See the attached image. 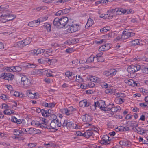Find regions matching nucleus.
<instances>
[{"label": "nucleus", "mask_w": 148, "mask_h": 148, "mask_svg": "<svg viewBox=\"0 0 148 148\" xmlns=\"http://www.w3.org/2000/svg\"><path fill=\"white\" fill-rule=\"evenodd\" d=\"M22 134L21 132V131H18L17 130H16L14 132V135H19L20 134Z\"/></svg>", "instance_id": "obj_63"}, {"label": "nucleus", "mask_w": 148, "mask_h": 148, "mask_svg": "<svg viewBox=\"0 0 148 148\" xmlns=\"http://www.w3.org/2000/svg\"><path fill=\"white\" fill-rule=\"evenodd\" d=\"M138 126V124L135 121H132L130 125V126L132 128L137 127Z\"/></svg>", "instance_id": "obj_29"}, {"label": "nucleus", "mask_w": 148, "mask_h": 148, "mask_svg": "<svg viewBox=\"0 0 148 148\" xmlns=\"http://www.w3.org/2000/svg\"><path fill=\"white\" fill-rule=\"evenodd\" d=\"M114 105L113 104H112V105L110 104L107 106V107L106 108V110H109L113 112H115L119 111L120 110V107L119 106H112Z\"/></svg>", "instance_id": "obj_11"}, {"label": "nucleus", "mask_w": 148, "mask_h": 148, "mask_svg": "<svg viewBox=\"0 0 148 148\" xmlns=\"http://www.w3.org/2000/svg\"><path fill=\"white\" fill-rule=\"evenodd\" d=\"M90 79L91 81L95 82L97 81V78L95 76H91L90 77Z\"/></svg>", "instance_id": "obj_45"}, {"label": "nucleus", "mask_w": 148, "mask_h": 148, "mask_svg": "<svg viewBox=\"0 0 148 148\" xmlns=\"http://www.w3.org/2000/svg\"><path fill=\"white\" fill-rule=\"evenodd\" d=\"M141 40L138 39H137L132 40L131 42L132 46H135L140 44Z\"/></svg>", "instance_id": "obj_20"}, {"label": "nucleus", "mask_w": 148, "mask_h": 148, "mask_svg": "<svg viewBox=\"0 0 148 148\" xmlns=\"http://www.w3.org/2000/svg\"><path fill=\"white\" fill-rule=\"evenodd\" d=\"M63 15L62 10H60L58 11L56 13V15L57 16H60Z\"/></svg>", "instance_id": "obj_60"}, {"label": "nucleus", "mask_w": 148, "mask_h": 148, "mask_svg": "<svg viewBox=\"0 0 148 148\" xmlns=\"http://www.w3.org/2000/svg\"><path fill=\"white\" fill-rule=\"evenodd\" d=\"M94 21L93 20L91 19L90 18H89L88 19L87 22L85 26V28H88L90 26H91L93 24Z\"/></svg>", "instance_id": "obj_19"}, {"label": "nucleus", "mask_w": 148, "mask_h": 148, "mask_svg": "<svg viewBox=\"0 0 148 148\" xmlns=\"http://www.w3.org/2000/svg\"><path fill=\"white\" fill-rule=\"evenodd\" d=\"M32 39L30 38H27L26 39L23 40L25 46L29 44L31 41Z\"/></svg>", "instance_id": "obj_26"}, {"label": "nucleus", "mask_w": 148, "mask_h": 148, "mask_svg": "<svg viewBox=\"0 0 148 148\" xmlns=\"http://www.w3.org/2000/svg\"><path fill=\"white\" fill-rule=\"evenodd\" d=\"M94 60L95 61V56H91L87 59L86 62L87 63H90L93 62Z\"/></svg>", "instance_id": "obj_23"}, {"label": "nucleus", "mask_w": 148, "mask_h": 148, "mask_svg": "<svg viewBox=\"0 0 148 148\" xmlns=\"http://www.w3.org/2000/svg\"><path fill=\"white\" fill-rule=\"evenodd\" d=\"M129 142L128 141L126 140H121L119 142V144L122 145L127 146L129 145Z\"/></svg>", "instance_id": "obj_22"}, {"label": "nucleus", "mask_w": 148, "mask_h": 148, "mask_svg": "<svg viewBox=\"0 0 148 148\" xmlns=\"http://www.w3.org/2000/svg\"><path fill=\"white\" fill-rule=\"evenodd\" d=\"M21 81L22 84L25 88L29 87L31 85L30 80L25 75H23L21 79Z\"/></svg>", "instance_id": "obj_6"}, {"label": "nucleus", "mask_w": 148, "mask_h": 148, "mask_svg": "<svg viewBox=\"0 0 148 148\" xmlns=\"http://www.w3.org/2000/svg\"><path fill=\"white\" fill-rule=\"evenodd\" d=\"M44 58H42L40 59H38V62L41 64H42L44 62V61H45L46 62H47V61L45 60Z\"/></svg>", "instance_id": "obj_44"}, {"label": "nucleus", "mask_w": 148, "mask_h": 148, "mask_svg": "<svg viewBox=\"0 0 148 148\" xmlns=\"http://www.w3.org/2000/svg\"><path fill=\"white\" fill-rule=\"evenodd\" d=\"M90 105V103L87 102L86 100H82L79 103V105L81 107H88Z\"/></svg>", "instance_id": "obj_14"}, {"label": "nucleus", "mask_w": 148, "mask_h": 148, "mask_svg": "<svg viewBox=\"0 0 148 148\" xmlns=\"http://www.w3.org/2000/svg\"><path fill=\"white\" fill-rule=\"evenodd\" d=\"M40 124V122L37 121H32L31 123V125L37 127H39Z\"/></svg>", "instance_id": "obj_32"}, {"label": "nucleus", "mask_w": 148, "mask_h": 148, "mask_svg": "<svg viewBox=\"0 0 148 148\" xmlns=\"http://www.w3.org/2000/svg\"><path fill=\"white\" fill-rule=\"evenodd\" d=\"M125 82L127 83L129 85L132 86L133 87L138 86V84L132 79L126 80H125Z\"/></svg>", "instance_id": "obj_15"}, {"label": "nucleus", "mask_w": 148, "mask_h": 148, "mask_svg": "<svg viewBox=\"0 0 148 148\" xmlns=\"http://www.w3.org/2000/svg\"><path fill=\"white\" fill-rule=\"evenodd\" d=\"M68 26L70 27L67 29V32H74L77 31L80 29L79 25L77 24H68Z\"/></svg>", "instance_id": "obj_7"}, {"label": "nucleus", "mask_w": 148, "mask_h": 148, "mask_svg": "<svg viewBox=\"0 0 148 148\" xmlns=\"http://www.w3.org/2000/svg\"><path fill=\"white\" fill-rule=\"evenodd\" d=\"M36 145V144L35 143H30L29 144L28 146L29 147L32 148L35 147Z\"/></svg>", "instance_id": "obj_54"}, {"label": "nucleus", "mask_w": 148, "mask_h": 148, "mask_svg": "<svg viewBox=\"0 0 148 148\" xmlns=\"http://www.w3.org/2000/svg\"><path fill=\"white\" fill-rule=\"evenodd\" d=\"M72 63L73 64H77L79 63V60H73L72 61Z\"/></svg>", "instance_id": "obj_64"}, {"label": "nucleus", "mask_w": 148, "mask_h": 148, "mask_svg": "<svg viewBox=\"0 0 148 148\" xmlns=\"http://www.w3.org/2000/svg\"><path fill=\"white\" fill-rule=\"evenodd\" d=\"M41 113L42 115L44 116L47 117L48 115L47 114V111L43 109H41Z\"/></svg>", "instance_id": "obj_38"}, {"label": "nucleus", "mask_w": 148, "mask_h": 148, "mask_svg": "<svg viewBox=\"0 0 148 148\" xmlns=\"http://www.w3.org/2000/svg\"><path fill=\"white\" fill-rule=\"evenodd\" d=\"M7 5H3L0 6V11H3L6 9L7 7Z\"/></svg>", "instance_id": "obj_50"}, {"label": "nucleus", "mask_w": 148, "mask_h": 148, "mask_svg": "<svg viewBox=\"0 0 148 148\" xmlns=\"http://www.w3.org/2000/svg\"><path fill=\"white\" fill-rule=\"evenodd\" d=\"M117 10L118 12H120V13L119 12L118 13L119 14H121L122 13L123 14H129L130 13H131L132 11H131L130 10L128 11V10H126L125 9H123L121 8H117Z\"/></svg>", "instance_id": "obj_16"}, {"label": "nucleus", "mask_w": 148, "mask_h": 148, "mask_svg": "<svg viewBox=\"0 0 148 148\" xmlns=\"http://www.w3.org/2000/svg\"><path fill=\"white\" fill-rule=\"evenodd\" d=\"M48 64L50 65H52L54 63L56 62H57V60L56 59H49L48 60L47 62Z\"/></svg>", "instance_id": "obj_27"}, {"label": "nucleus", "mask_w": 148, "mask_h": 148, "mask_svg": "<svg viewBox=\"0 0 148 148\" xmlns=\"http://www.w3.org/2000/svg\"><path fill=\"white\" fill-rule=\"evenodd\" d=\"M104 104H105L104 101H103L101 100L99 101H97L95 102L94 104V107L95 109L96 107H98L100 108V109L102 110L106 111V108L104 107H102V105L104 106Z\"/></svg>", "instance_id": "obj_10"}, {"label": "nucleus", "mask_w": 148, "mask_h": 148, "mask_svg": "<svg viewBox=\"0 0 148 148\" xmlns=\"http://www.w3.org/2000/svg\"><path fill=\"white\" fill-rule=\"evenodd\" d=\"M109 49V47H108L106 44L103 45L99 49V51H103L105 50H107Z\"/></svg>", "instance_id": "obj_24"}, {"label": "nucleus", "mask_w": 148, "mask_h": 148, "mask_svg": "<svg viewBox=\"0 0 148 148\" xmlns=\"http://www.w3.org/2000/svg\"><path fill=\"white\" fill-rule=\"evenodd\" d=\"M87 136V138H89L90 136L92 135L93 133L92 132L90 131H88L86 132Z\"/></svg>", "instance_id": "obj_43"}, {"label": "nucleus", "mask_w": 148, "mask_h": 148, "mask_svg": "<svg viewBox=\"0 0 148 148\" xmlns=\"http://www.w3.org/2000/svg\"><path fill=\"white\" fill-rule=\"evenodd\" d=\"M101 84V86L103 88H108V84L106 83L103 82Z\"/></svg>", "instance_id": "obj_51"}, {"label": "nucleus", "mask_w": 148, "mask_h": 148, "mask_svg": "<svg viewBox=\"0 0 148 148\" xmlns=\"http://www.w3.org/2000/svg\"><path fill=\"white\" fill-rule=\"evenodd\" d=\"M105 92L106 94H111L112 93L113 91L112 90L110 89H107L105 91Z\"/></svg>", "instance_id": "obj_57"}, {"label": "nucleus", "mask_w": 148, "mask_h": 148, "mask_svg": "<svg viewBox=\"0 0 148 148\" xmlns=\"http://www.w3.org/2000/svg\"><path fill=\"white\" fill-rule=\"evenodd\" d=\"M55 119H53L50 124V126L51 129V130L53 132H55L58 130L57 128L61 127L62 126V124L60 121L58 119L56 118V116L55 115H53Z\"/></svg>", "instance_id": "obj_2"}, {"label": "nucleus", "mask_w": 148, "mask_h": 148, "mask_svg": "<svg viewBox=\"0 0 148 148\" xmlns=\"http://www.w3.org/2000/svg\"><path fill=\"white\" fill-rule=\"evenodd\" d=\"M23 66L24 67H26L28 68H34L36 66L35 64L29 63H24Z\"/></svg>", "instance_id": "obj_18"}, {"label": "nucleus", "mask_w": 148, "mask_h": 148, "mask_svg": "<svg viewBox=\"0 0 148 148\" xmlns=\"http://www.w3.org/2000/svg\"><path fill=\"white\" fill-rule=\"evenodd\" d=\"M51 25L49 24L45 23L43 25V27L47 29L48 32H49L51 30Z\"/></svg>", "instance_id": "obj_25"}, {"label": "nucleus", "mask_w": 148, "mask_h": 148, "mask_svg": "<svg viewBox=\"0 0 148 148\" xmlns=\"http://www.w3.org/2000/svg\"><path fill=\"white\" fill-rule=\"evenodd\" d=\"M27 130H28L27 134H37L38 133V131H39V130L38 129L33 128H27Z\"/></svg>", "instance_id": "obj_13"}, {"label": "nucleus", "mask_w": 148, "mask_h": 148, "mask_svg": "<svg viewBox=\"0 0 148 148\" xmlns=\"http://www.w3.org/2000/svg\"><path fill=\"white\" fill-rule=\"evenodd\" d=\"M69 21L68 18L67 17H63L60 19L56 18L54 20L53 24L58 28H62L67 24L68 25L69 24Z\"/></svg>", "instance_id": "obj_1"}, {"label": "nucleus", "mask_w": 148, "mask_h": 148, "mask_svg": "<svg viewBox=\"0 0 148 148\" xmlns=\"http://www.w3.org/2000/svg\"><path fill=\"white\" fill-rule=\"evenodd\" d=\"M14 46L17 47H23L25 46L23 41H21L17 42L16 44H14Z\"/></svg>", "instance_id": "obj_21"}, {"label": "nucleus", "mask_w": 148, "mask_h": 148, "mask_svg": "<svg viewBox=\"0 0 148 148\" xmlns=\"http://www.w3.org/2000/svg\"><path fill=\"white\" fill-rule=\"evenodd\" d=\"M115 12H116L117 13H118L117 8H116L114 9H110V10H108V13L112 14L114 13Z\"/></svg>", "instance_id": "obj_39"}, {"label": "nucleus", "mask_w": 148, "mask_h": 148, "mask_svg": "<svg viewBox=\"0 0 148 148\" xmlns=\"http://www.w3.org/2000/svg\"><path fill=\"white\" fill-rule=\"evenodd\" d=\"M140 106L142 107H148V104H147L146 103H140L139 104Z\"/></svg>", "instance_id": "obj_58"}, {"label": "nucleus", "mask_w": 148, "mask_h": 148, "mask_svg": "<svg viewBox=\"0 0 148 148\" xmlns=\"http://www.w3.org/2000/svg\"><path fill=\"white\" fill-rule=\"evenodd\" d=\"M73 75V73L70 71H67L65 73V75L66 77L70 79Z\"/></svg>", "instance_id": "obj_36"}, {"label": "nucleus", "mask_w": 148, "mask_h": 148, "mask_svg": "<svg viewBox=\"0 0 148 148\" xmlns=\"http://www.w3.org/2000/svg\"><path fill=\"white\" fill-rule=\"evenodd\" d=\"M1 98L3 100H5L8 99H9V97H7V96L5 94L1 95Z\"/></svg>", "instance_id": "obj_42"}, {"label": "nucleus", "mask_w": 148, "mask_h": 148, "mask_svg": "<svg viewBox=\"0 0 148 148\" xmlns=\"http://www.w3.org/2000/svg\"><path fill=\"white\" fill-rule=\"evenodd\" d=\"M140 68V66L139 65H130L127 68V71L130 74H132L139 70Z\"/></svg>", "instance_id": "obj_5"}, {"label": "nucleus", "mask_w": 148, "mask_h": 148, "mask_svg": "<svg viewBox=\"0 0 148 148\" xmlns=\"http://www.w3.org/2000/svg\"><path fill=\"white\" fill-rule=\"evenodd\" d=\"M61 111L62 112L65 113L67 115H69L70 114V110L67 108L62 109L61 110Z\"/></svg>", "instance_id": "obj_34"}, {"label": "nucleus", "mask_w": 148, "mask_h": 148, "mask_svg": "<svg viewBox=\"0 0 148 148\" xmlns=\"http://www.w3.org/2000/svg\"><path fill=\"white\" fill-rule=\"evenodd\" d=\"M100 143L102 144L105 145H108L110 144V142L108 143V142H106V141H105L103 139L101 141Z\"/></svg>", "instance_id": "obj_59"}, {"label": "nucleus", "mask_w": 148, "mask_h": 148, "mask_svg": "<svg viewBox=\"0 0 148 148\" xmlns=\"http://www.w3.org/2000/svg\"><path fill=\"white\" fill-rule=\"evenodd\" d=\"M35 22L34 21H32L30 22H29L28 23V25L29 26L31 27H33L34 25Z\"/></svg>", "instance_id": "obj_62"}, {"label": "nucleus", "mask_w": 148, "mask_h": 148, "mask_svg": "<svg viewBox=\"0 0 148 148\" xmlns=\"http://www.w3.org/2000/svg\"><path fill=\"white\" fill-rule=\"evenodd\" d=\"M116 100L118 101L120 104H122L124 101V99L120 98H117Z\"/></svg>", "instance_id": "obj_53"}, {"label": "nucleus", "mask_w": 148, "mask_h": 148, "mask_svg": "<svg viewBox=\"0 0 148 148\" xmlns=\"http://www.w3.org/2000/svg\"><path fill=\"white\" fill-rule=\"evenodd\" d=\"M14 111L13 110H10V111H9V110H7L6 114L8 115H10L11 114H14Z\"/></svg>", "instance_id": "obj_52"}, {"label": "nucleus", "mask_w": 148, "mask_h": 148, "mask_svg": "<svg viewBox=\"0 0 148 148\" xmlns=\"http://www.w3.org/2000/svg\"><path fill=\"white\" fill-rule=\"evenodd\" d=\"M141 69L143 73L148 74V67H142Z\"/></svg>", "instance_id": "obj_37"}, {"label": "nucleus", "mask_w": 148, "mask_h": 148, "mask_svg": "<svg viewBox=\"0 0 148 148\" xmlns=\"http://www.w3.org/2000/svg\"><path fill=\"white\" fill-rule=\"evenodd\" d=\"M3 79L8 80H12L14 77V75L8 73H3L0 75V77H3Z\"/></svg>", "instance_id": "obj_8"}, {"label": "nucleus", "mask_w": 148, "mask_h": 148, "mask_svg": "<svg viewBox=\"0 0 148 148\" xmlns=\"http://www.w3.org/2000/svg\"><path fill=\"white\" fill-rule=\"evenodd\" d=\"M46 122H44V123H41L40 122V124L39 127H40L42 129H48L47 127Z\"/></svg>", "instance_id": "obj_28"}, {"label": "nucleus", "mask_w": 148, "mask_h": 148, "mask_svg": "<svg viewBox=\"0 0 148 148\" xmlns=\"http://www.w3.org/2000/svg\"><path fill=\"white\" fill-rule=\"evenodd\" d=\"M109 137L107 136H105L103 137V139L106 141V142H110V140L109 139Z\"/></svg>", "instance_id": "obj_49"}, {"label": "nucleus", "mask_w": 148, "mask_h": 148, "mask_svg": "<svg viewBox=\"0 0 148 148\" xmlns=\"http://www.w3.org/2000/svg\"><path fill=\"white\" fill-rule=\"evenodd\" d=\"M110 73L109 70L108 71H104L103 73V75L107 77L110 76Z\"/></svg>", "instance_id": "obj_47"}, {"label": "nucleus", "mask_w": 148, "mask_h": 148, "mask_svg": "<svg viewBox=\"0 0 148 148\" xmlns=\"http://www.w3.org/2000/svg\"><path fill=\"white\" fill-rule=\"evenodd\" d=\"M110 29V27L109 26H106L100 29V31L101 32H106Z\"/></svg>", "instance_id": "obj_33"}, {"label": "nucleus", "mask_w": 148, "mask_h": 148, "mask_svg": "<svg viewBox=\"0 0 148 148\" xmlns=\"http://www.w3.org/2000/svg\"><path fill=\"white\" fill-rule=\"evenodd\" d=\"M44 145L46 148H51V147L54 146L53 144L51 142H49L47 143H44Z\"/></svg>", "instance_id": "obj_30"}, {"label": "nucleus", "mask_w": 148, "mask_h": 148, "mask_svg": "<svg viewBox=\"0 0 148 148\" xmlns=\"http://www.w3.org/2000/svg\"><path fill=\"white\" fill-rule=\"evenodd\" d=\"M26 93L28 96L31 99L36 98L37 97L36 93L33 90H27Z\"/></svg>", "instance_id": "obj_12"}, {"label": "nucleus", "mask_w": 148, "mask_h": 148, "mask_svg": "<svg viewBox=\"0 0 148 148\" xmlns=\"http://www.w3.org/2000/svg\"><path fill=\"white\" fill-rule=\"evenodd\" d=\"M48 18V17L47 16L40 17L39 19L38 22L39 23H40V22L44 21H46L47 20Z\"/></svg>", "instance_id": "obj_40"}, {"label": "nucleus", "mask_w": 148, "mask_h": 148, "mask_svg": "<svg viewBox=\"0 0 148 148\" xmlns=\"http://www.w3.org/2000/svg\"><path fill=\"white\" fill-rule=\"evenodd\" d=\"M95 60H96L97 61L99 62H102L104 61V59L103 57H95Z\"/></svg>", "instance_id": "obj_41"}, {"label": "nucleus", "mask_w": 148, "mask_h": 148, "mask_svg": "<svg viewBox=\"0 0 148 148\" xmlns=\"http://www.w3.org/2000/svg\"><path fill=\"white\" fill-rule=\"evenodd\" d=\"M76 124L71 122L69 120H65L62 124V127L67 128L69 130L76 129L77 128Z\"/></svg>", "instance_id": "obj_3"}, {"label": "nucleus", "mask_w": 148, "mask_h": 148, "mask_svg": "<svg viewBox=\"0 0 148 148\" xmlns=\"http://www.w3.org/2000/svg\"><path fill=\"white\" fill-rule=\"evenodd\" d=\"M61 10L62 11V14H67L69 12V10L68 8H66Z\"/></svg>", "instance_id": "obj_46"}, {"label": "nucleus", "mask_w": 148, "mask_h": 148, "mask_svg": "<svg viewBox=\"0 0 148 148\" xmlns=\"http://www.w3.org/2000/svg\"><path fill=\"white\" fill-rule=\"evenodd\" d=\"M15 17L12 14H3L0 20L3 23H5L13 20Z\"/></svg>", "instance_id": "obj_4"}, {"label": "nucleus", "mask_w": 148, "mask_h": 148, "mask_svg": "<svg viewBox=\"0 0 148 148\" xmlns=\"http://www.w3.org/2000/svg\"><path fill=\"white\" fill-rule=\"evenodd\" d=\"M100 17L101 18L106 19L108 17V15L104 14H101L100 15Z\"/></svg>", "instance_id": "obj_56"}, {"label": "nucleus", "mask_w": 148, "mask_h": 148, "mask_svg": "<svg viewBox=\"0 0 148 148\" xmlns=\"http://www.w3.org/2000/svg\"><path fill=\"white\" fill-rule=\"evenodd\" d=\"M132 129L135 132H137L138 133L139 132L140 130V127L137 126L135 127L132 128Z\"/></svg>", "instance_id": "obj_48"}, {"label": "nucleus", "mask_w": 148, "mask_h": 148, "mask_svg": "<svg viewBox=\"0 0 148 148\" xmlns=\"http://www.w3.org/2000/svg\"><path fill=\"white\" fill-rule=\"evenodd\" d=\"M110 76H112L115 75L116 73V71L114 69H111L109 70Z\"/></svg>", "instance_id": "obj_31"}, {"label": "nucleus", "mask_w": 148, "mask_h": 148, "mask_svg": "<svg viewBox=\"0 0 148 148\" xmlns=\"http://www.w3.org/2000/svg\"><path fill=\"white\" fill-rule=\"evenodd\" d=\"M135 35V33H134L128 31H123L121 38L123 40L126 39L130 37L133 36Z\"/></svg>", "instance_id": "obj_9"}, {"label": "nucleus", "mask_w": 148, "mask_h": 148, "mask_svg": "<svg viewBox=\"0 0 148 148\" xmlns=\"http://www.w3.org/2000/svg\"><path fill=\"white\" fill-rule=\"evenodd\" d=\"M45 51V50L44 49H38L37 50L33 51V54L34 55H37L38 54L44 53Z\"/></svg>", "instance_id": "obj_17"}, {"label": "nucleus", "mask_w": 148, "mask_h": 148, "mask_svg": "<svg viewBox=\"0 0 148 148\" xmlns=\"http://www.w3.org/2000/svg\"><path fill=\"white\" fill-rule=\"evenodd\" d=\"M140 91L142 92L143 93V94H146L148 92L147 90L143 88H140Z\"/></svg>", "instance_id": "obj_61"}, {"label": "nucleus", "mask_w": 148, "mask_h": 148, "mask_svg": "<svg viewBox=\"0 0 148 148\" xmlns=\"http://www.w3.org/2000/svg\"><path fill=\"white\" fill-rule=\"evenodd\" d=\"M76 81L78 82H81L83 81V79L79 75H77L76 76Z\"/></svg>", "instance_id": "obj_35"}, {"label": "nucleus", "mask_w": 148, "mask_h": 148, "mask_svg": "<svg viewBox=\"0 0 148 148\" xmlns=\"http://www.w3.org/2000/svg\"><path fill=\"white\" fill-rule=\"evenodd\" d=\"M15 71L19 72V71H21L22 70L21 68L19 66H15Z\"/></svg>", "instance_id": "obj_55"}]
</instances>
